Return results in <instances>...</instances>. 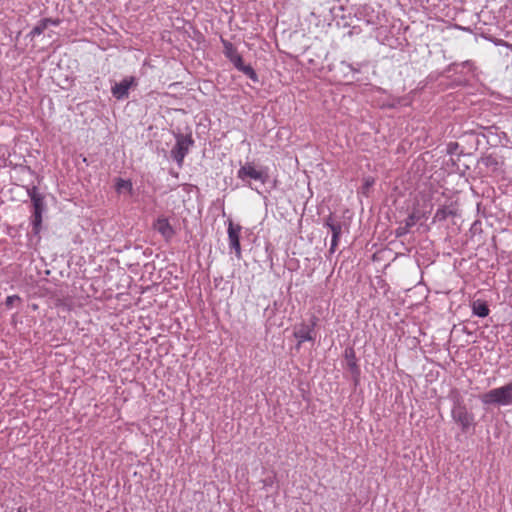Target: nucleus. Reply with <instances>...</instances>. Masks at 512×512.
<instances>
[{
    "mask_svg": "<svg viewBox=\"0 0 512 512\" xmlns=\"http://www.w3.org/2000/svg\"><path fill=\"white\" fill-rule=\"evenodd\" d=\"M480 399L484 405L512 406V379L505 385L484 393Z\"/></svg>",
    "mask_w": 512,
    "mask_h": 512,
    "instance_id": "nucleus-1",
    "label": "nucleus"
},
{
    "mask_svg": "<svg viewBox=\"0 0 512 512\" xmlns=\"http://www.w3.org/2000/svg\"><path fill=\"white\" fill-rule=\"evenodd\" d=\"M237 177L241 179L245 183V185L249 186L251 189H253V187L250 180L259 181L261 182V184H264L267 178L266 174L263 171L257 170L251 163H246L245 165L241 166L237 172ZM254 190L258 192L256 188H254Z\"/></svg>",
    "mask_w": 512,
    "mask_h": 512,
    "instance_id": "nucleus-5",
    "label": "nucleus"
},
{
    "mask_svg": "<svg viewBox=\"0 0 512 512\" xmlns=\"http://www.w3.org/2000/svg\"><path fill=\"white\" fill-rule=\"evenodd\" d=\"M135 86H137V79L134 76H128L116 82L111 87V93L117 100H124L129 97V90Z\"/></svg>",
    "mask_w": 512,
    "mask_h": 512,
    "instance_id": "nucleus-8",
    "label": "nucleus"
},
{
    "mask_svg": "<svg viewBox=\"0 0 512 512\" xmlns=\"http://www.w3.org/2000/svg\"><path fill=\"white\" fill-rule=\"evenodd\" d=\"M115 189L117 193H123L128 192L131 193L132 191V183L130 180H124L122 178H118L116 181Z\"/></svg>",
    "mask_w": 512,
    "mask_h": 512,
    "instance_id": "nucleus-15",
    "label": "nucleus"
},
{
    "mask_svg": "<svg viewBox=\"0 0 512 512\" xmlns=\"http://www.w3.org/2000/svg\"><path fill=\"white\" fill-rule=\"evenodd\" d=\"M417 218L414 214H410L404 221V224L399 226L395 230V234L397 237H402L406 235L410 228L413 227L416 224Z\"/></svg>",
    "mask_w": 512,
    "mask_h": 512,
    "instance_id": "nucleus-13",
    "label": "nucleus"
},
{
    "mask_svg": "<svg viewBox=\"0 0 512 512\" xmlns=\"http://www.w3.org/2000/svg\"><path fill=\"white\" fill-rule=\"evenodd\" d=\"M371 182L369 180L366 181V185L369 186Z\"/></svg>",
    "mask_w": 512,
    "mask_h": 512,
    "instance_id": "nucleus-25",
    "label": "nucleus"
},
{
    "mask_svg": "<svg viewBox=\"0 0 512 512\" xmlns=\"http://www.w3.org/2000/svg\"><path fill=\"white\" fill-rule=\"evenodd\" d=\"M458 147H459L458 143H456V142H451V143H449V144H448V146H447V152H448L449 154H453V153H455V151L457 150V148H458Z\"/></svg>",
    "mask_w": 512,
    "mask_h": 512,
    "instance_id": "nucleus-21",
    "label": "nucleus"
},
{
    "mask_svg": "<svg viewBox=\"0 0 512 512\" xmlns=\"http://www.w3.org/2000/svg\"><path fill=\"white\" fill-rule=\"evenodd\" d=\"M331 233H332V239H331V244H330L329 251L331 253H334L336 248H337V246H338L339 238H340V235L342 233V225L341 226H336V228H333Z\"/></svg>",
    "mask_w": 512,
    "mask_h": 512,
    "instance_id": "nucleus-16",
    "label": "nucleus"
},
{
    "mask_svg": "<svg viewBox=\"0 0 512 512\" xmlns=\"http://www.w3.org/2000/svg\"><path fill=\"white\" fill-rule=\"evenodd\" d=\"M16 301H20L19 296H17V295L8 296L5 300V305L7 308H12Z\"/></svg>",
    "mask_w": 512,
    "mask_h": 512,
    "instance_id": "nucleus-19",
    "label": "nucleus"
},
{
    "mask_svg": "<svg viewBox=\"0 0 512 512\" xmlns=\"http://www.w3.org/2000/svg\"><path fill=\"white\" fill-rule=\"evenodd\" d=\"M27 194L30 197V200H33L34 197L43 196L41 193H39L38 188L36 186H32L31 188H28Z\"/></svg>",
    "mask_w": 512,
    "mask_h": 512,
    "instance_id": "nucleus-18",
    "label": "nucleus"
},
{
    "mask_svg": "<svg viewBox=\"0 0 512 512\" xmlns=\"http://www.w3.org/2000/svg\"><path fill=\"white\" fill-rule=\"evenodd\" d=\"M341 66L349 69L350 71L354 72V73H359L360 72V68L359 67H354L353 64L351 63H348L346 61H341Z\"/></svg>",
    "mask_w": 512,
    "mask_h": 512,
    "instance_id": "nucleus-20",
    "label": "nucleus"
},
{
    "mask_svg": "<svg viewBox=\"0 0 512 512\" xmlns=\"http://www.w3.org/2000/svg\"><path fill=\"white\" fill-rule=\"evenodd\" d=\"M403 100H404L403 98H397V99H395V100H394V102H393V103H391V104L389 105V107L394 108V107H396V106H398V105H402V101H403Z\"/></svg>",
    "mask_w": 512,
    "mask_h": 512,
    "instance_id": "nucleus-22",
    "label": "nucleus"
},
{
    "mask_svg": "<svg viewBox=\"0 0 512 512\" xmlns=\"http://www.w3.org/2000/svg\"><path fill=\"white\" fill-rule=\"evenodd\" d=\"M452 419L460 426L461 431L466 433L475 425V416L469 412L462 399L457 397L451 409Z\"/></svg>",
    "mask_w": 512,
    "mask_h": 512,
    "instance_id": "nucleus-3",
    "label": "nucleus"
},
{
    "mask_svg": "<svg viewBox=\"0 0 512 512\" xmlns=\"http://www.w3.org/2000/svg\"><path fill=\"white\" fill-rule=\"evenodd\" d=\"M32 202L31 225L34 234H39L42 228V214L46 209L44 196L34 197Z\"/></svg>",
    "mask_w": 512,
    "mask_h": 512,
    "instance_id": "nucleus-7",
    "label": "nucleus"
},
{
    "mask_svg": "<svg viewBox=\"0 0 512 512\" xmlns=\"http://www.w3.org/2000/svg\"><path fill=\"white\" fill-rule=\"evenodd\" d=\"M153 228L167 241H171V239L175 235V229L172 227V225L169 223V220L164 217L160 216L158 217L154 223Z\"/></svg>",
    "mask_w": 512,
    "mask_h": 512,
    "instance_id": "nucleus-10",
    "label": "nucleus"
},
{
    "mask_svg": "<svg viewBox=\"0 0 512 512\" xmlns=\"http://www.w3.org/2000/svg\"><path fill=\"white\" fill-rule=\"evenodd\" d=\"M462 66L464 68H471L473 66V63L470 60H467L462 63Z\"/></svg>",
    "mask_w": 512,
    "mask_h": 512,
    "instance_id": "nucleus-23",
    "label": "nucleus"
},
{
    "mask_svg": "<svg viewBox=\"0 0 512 512\" xmlns=\"http://www.w3.org/2000/svg\"><path fill=\"white\" fill-rule=\"evenodd\" d=\"M472 312L474 315L484 318L488 316L490 310L485 301L476 300L472 303Z\"/></svg>",
    "mask_w": 512,
    "mask_h": 512,
    "instance_id": "nucleus-14",
    "label": "nucleus"
},
{
    "mask_svg": "<svg viewBox=\"0 0 512 512\" xmlns=\"http://www.w3.org/2000/svg\"><path fill=\"white\" fill-rule=\"evenodd\" d=\"M223 53L227 59L234 65V67L245 74L253 82H258L259 78L255 70L250 65L243 63L242 56L238 53L236 47L229 41L222 39Z\"/></svg>",
    "mask_w": 512,
    "mask_h": 512,
    "instance_id": "nucleus-2",
    "label": "nucleus"
},
{
    "mask_svg": "<svg viewBox=\"0 0 512 512\" xmlns=\"http://www.w3.org/2000/svg\"><path fill=\"white\" fill-rule=\"evenodd\" d=\"M341 222L339 221H336L332 215H329L325 220H324V227H327L330 229V231L333 230V228H336V226H341Z\"/></svg>",
    "mask_w": 512,
    "mask_h": 512,
    "instance_id": "nucleus-17",
    "label": "nucleus"
},
{
    "mask_svg": "<svg viewBox=\"0 0 512 512\" xmlns=\"http://www.w3.org/2000/svg\"><path fill=\"white\" fill-rule=\"evenodd\" d=\"M24 510H25V509H23L22 507H20V508L18 509V512H23Z\"/></svg>",
    "mask_w": 512,
    "mask_h": 512,
    "instance_id": "nucleus-24",
    "label": "nucleus"
},
{
    "mask_svg": "<svg viewBox=\"0 0 512 512\" xmlns=\"http://www.w3.org/2000/svg\"><path fill=\"white\" fill-rule=\"evenodd\" d=\"M344 356L347 363V368L353 375L355 382H357L360 376V368L357 364L355 351L353 350V348H347L345 349Z\"/></svg>",
    "mask_w": 512,
    "mask_h": 512,
    "instance_id": "nucleus-11",
    "label": "nucleus"
},
{
    "mask_svg": "<svg viewBox=\"0 0 512 512\" xmlns=\"http://www.w3.org/2000/svg\"><path fill=\"white\" fill-rule=\"evenodd\" d=\"M59 24L58 20H53L51 18H43L41 19L37 25L30 31L28 34L32 39L36 36L41 35L50 25L57 26Z\"/></svg>",
    "mask_w": 512,
    "mask_h": 512,
    "instance_id": "nucleus-12",
    "label": "nucleus"
},
{
    "mask_svg": "<svg viewBox=\"0 0 512 512\" xmlns=\"http://www.w3.org/2000/svg\"><path fill=\"white\" fill-rule=\"evenodd\" d=\"M174 135L176 143L170 151V157L177 163L178 167L181 168L184 158L194 145V140L191 134L176 133Z\"/></svg>",
    "mask_w": 512,
    "mask_h": 512,
    "instance_id": "nucleus-4",
    "label": "nucleus"
},
{
    "mask_svg": "<svg viewBox=\"0 0 512 512\" xmlns=\"http://www.w3.org/2000/svg\"><path fill=\"white\" fill-rule=\"evenodd\" d=\"M318 319L316 317H312L309 324L300 323L299 325L294 327L293 335L296 339H298L297 346L299 347L303 342L306 341H315L316 332L315 327L317 325Z\"/></svg>",
    "mask_w": 512,
    "mask_h": 512,
    "instance_id": "nucleus-6",
    "label": "nucleus"
},
{
    "mask_svg": "<svg viewBox=\"0 0 512 512\" xmlns=\"http://www.w3.org/2000/svg\"><path fill=\"white\" fill-rule=\"evenodd\" d=\"M242 227L238 224H234L231 220L228 223V242L229 248L234 251L235 256L240 259L242 256L241 245H240V233Z\"/></svg>",
    "mask_w": 512,
    "mask_h": 512,
    "instance_id": "nucleus-9",
    "label": "nucleus"
}]
</instances>
